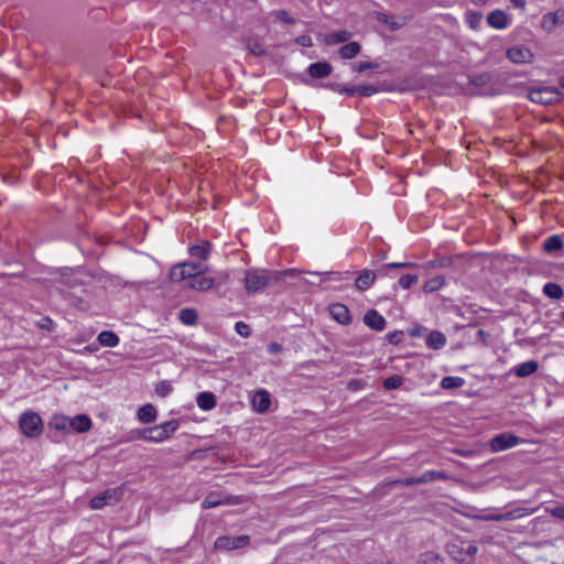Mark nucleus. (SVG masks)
<instances>
[{"mask_svg":"<svg viewBox=\"0 0 564 564\" xmlns=\"http://www.w3.org/2000/svg\"><path fill=\"white\" fill-rule=\"evenodd\" d=\"M210 251V245L207 240L189 248L192 260L177 263L170 271L172 282H186V286L196 290H209L212 288V278L204 274L208 271L206 263Z\"/></svg>","mask_w":564,"mask_h":564,"instance_id":"obj_1","label":"nucleus"},{"mask_svg":"<svg viewBox=\"0 0 564 564\" xmlns=\"http://www.w3.org/2000/svg\"><path fill=\"white\" fill-rule=\"evenodd\" d=\"M22 434L29 438L39 437L44 429L42 417L34 411L23 412L19 417Z\"/></svg>","mask_w":564,"mask_h":564,"instance_id":"obj_2","label":"nucleus"},{"mask_svg":"<svg viewBox=\"0 0 564 564\" xmlns=\"http://www.w3.org/2000/svg\"><path fill=\"white\" fill-rule=\"evenodd\" d=\"M273 271L267 270H251L248 271L245 278V285L248 293H256L263 290L270 281H273Z\"/></svg>","mask_w":564,"mask_h":564,"instance_id":"obj_3","label":"nucleus"},{"mask_svg":"<svg viewBox=\"0 0 564 564\" xmlns=\"http://www.w3.org/2000/svg\"><path fill=\"white\" fill-rule=\"evenodd\" d=\"M478 547L473 543H452L448 546L449 555L462 564H473L475 554Z\"/></svg>","mask_w":564,"mask_h":564,"instance_id":"obj_4","label":"nucleus"},{"mask_svg":"<svg viewBox=\"0 0 564 564\" xmlns=\"http://www.w3.org/2000/svg\"><path fill=\"white\" fill-rule=\"evenodd\" d=\"M124 489L122 487L109 488L104 492L95 496L89 506L91 509H101L105 506H112L120 501L123 497Z\"/></svg>","mask_w":564,"mask_h":564,"instance_id":"obj_5","label":"nucleus"},{"mask_svg":"<svg viewBox=\"0 0 564 564\" xmlns=\"http://www.w3.org/2000/svg\"><path fill=\"white\" fill-rule=\"evenodd\" d=\"M531 101L541 105H551L561 100V93L556 88L540 87L529 93Z\"/></svg>","mask_w":564,"mask_h":564,"instance_id":"obj_6","label":"nucleus"},{"mask_svg":"<svg viewBox=\"0 0 564 564\" xmlns=\"http://www.w3.org/2000/svg\"><path fill=\"white\" fill-rule=\"evenodd\" d=\"M250 543V536L247 534L238 535V536H219L214 542L215 549H221V550H237L246 547Z\"/></svg>","mask_w":564,"mask_h":564,"instance_id":"obj_7","label":"nucleus"},{"mask_svg":"<svg viewBox=\"0 0 564 564\" xmlns=\"http://www.w3.org/2000/svg\"><path fill=\"white\" fill-rule=\"evenodd\" d=\"M534 509H522L517 508L511 511L505 512V513H484L478 514L475 518L482 521H508V520H516L519 518H522L525 514L533 513Z\"/></svg>","mask_w":564,"mask_h":564,"instance_id":"obj_8","label":"nucleus"},{"mask_svg":"<svg viewBox=\"0 0 564 564\" xmlns=\"http://www.w3.org/2000/svg\"><path fill=\"white\" fill-rule=\"evenodd\" d=\"M373 18L378 22L387 25L390 31H398L409 22V18L405 15H391L383 12H375Z\"/></svg>","mask_w":564,"mask_h":564,"instance_id":"obj_9","label":"nucleus"},{"mask_svg":"<svg viewBox=\"0 0 564 564\" xmlns=\"http://www.w3.org/2000/svg\"><path fill=\"white\" fill-rule=\"evenodd\" d=\"M333 89L337 90L340 94H345L348 96H371L376 93H378V88L372 85H359V86H352V87H340L338 84H332L329 85Z\"/></svg>","mask_w":564,"mask_h":564,"instance_id":"obj_10","label":"nucleus"},{"mask_svg":"<svg viewBox=\"0 0 564 564\" xmlns=\"http://www.w3.org/2000/svg\"><path fill=\"white\" fill-rule=\"evenodd\" d=\"M251 405L257 413H265L271 405L270 393L263 389L258 390L251 399Z\"/></svg>","mask_w":564,"mask_h":564,"instance_id":"obj_11","label":"nucleus"},{"mask_svg":"<svg viewBox=\"0 0 564 564\" xmlns=\"http://www.w3.org/2000/svg\"><path fill=\"white\" fill-rule=\"evenodd\" d=\"M519 438L512 434H499L491 440L492 452H501L518 444Z\"/></svg>","mask_w":564,"mask_h":564,"instance_id":"obj_12","label":"nucleus"},{"mask_svg":"<svg viewBox=\"0 0 564 564\" xmlns=\"http://www.w3.org/2000/svg\"><path fill=\"white\" fill-rule=\"evenodd\" d=\"M246 48L254 56H263L267 51L263 39L258 35H246L242 40Z\"/></svg>","mask_w":564,"mask_h":564,"instance_id":"obj_13","label":"nucleus"},{"mask_svg":"<svg viewBox=\"0 0 564 564\" xmlns=\"http://www.w3.org/2000/svg\"><path fill=\"white\" fill-rule=\"evenodd\" d=\"M364 323L371 329L376 332H381L384 329L387 322L382 315H380L376 310H369L364 315Z\"/></svg>","mask_w":564,"mask_h":564,"instance_id":"obj_14","label":"nucleus"},{"mask_svg":"<svg viewBox=\"0 0 564 564\" xmlns=\"http://www.w3.org/2000/svg\"><path fill=\"white\" fill-rule=\"evenodd\" d=\"M330 315L335 321L341 325H348L351 323V315L348 307L344 304L336 303L329 306Z\"/></svg>","mask_w":564,"mask_h":564,"instance_id":"obj_15","label":"nucleus"},{"mask_svg":"<svg viewBox=\"0 0 564 564\" xmlns=\"http://www.w3.org/2000/svg\"><path fill=\"white\" fill-rule=\"evenodd\" d=\"M93 426L91 420L86 414H78L74 417H69V432L75 431L77 433L88 432Z\"/></svg>","mask_w":564,"mask_h":564,"instance_id":"obj_16","label":"nucleus"},{"mask_svg":"<svg viewBox=\"0 0 564 564\" xmlns=\"http://www.w3.org/2000/svg\"><path fill=\"white\" fill-rule=\"evenodd\" d=\"M377 275L376 272L372 270H364L359 273L355 281V286L359 291H366L368 290L376 281Z\"/></svg>","mask_w":564,"mask_h":564,"instance_id":"obj_17","label":"nucleus"},{"mask_svg":"<svg viewBox=\"0 0 564 564\" xmlns=\"http://www.w3.org/2000/svg\"><path fill=\"white\" fill-rule=\"evenodd\" d=\"M507 56L513 63H527L533 57L531 51L527 47H511L508 50Z\"/></svg>","mask_w":564,"mask_h":564,"instance_id":"obj_18","label":"nucleus"},{"mask_svg":"<svg viewBox=\"0 0 564 564\" xmlns=\"http://www.w3.org/2000/svg\"><path fill=\"white\" fill-rule=\"evenodd\" d=\"M158 411L151 403H147L139 408L137 412L138 420L143 424L153 423L156 420Z\"/></svg>","mask_w":564,"mask_h":564,"instance_id":"obj_19","label":"nucleus"},{"mask_svg":"<svg viewBox=\"0 0 564 564\" xmlns=\"http://www.w3.org/2000/svg\"><path fill=\"white\" fill-rule=\"evenodd\" d=\"M333 67L327 62H317L308 66V74L312 78H324L330 75Z\"/></svg>","mask_w":564,"mask_h":564,"instance_id":"obj_20","label":"nucleus"},{"mask_svg":"<svg viewBox=\"0 0 564 564\" xmlns=\"http://www.w3.org/2000/svg\"><path fill=\"white\" fill-rule=\"evenodd\" d=\"M302 274H308L310 276H319L322 275L321 272L316 271H302L299 269H288L283 271H273L272 276L274 282L282 281L285 276H300Z\"/></svg>","mask_w":564,"mask_h":564,"instance_id":"obj_21","label":"nucleus"},{"mask_svg":"<svg viewBox=\"0 0 564 564\" xmlns=\"http://www.w3.org/2000/svg\"><path fill=\"white\" fill-rule=\"evenodd\" d=\"M487 22L495 29H505L508 25V18L503 11L496 10L488 14Z\"/></svg>","mask_w":564,"mask_h":564,"instance_id":"obj_22","label":"nucleus"},{"mask_svg":"<svg viewBox=\"0 0 564 564\" xmlns=\"http://www.w3.org/2000/svg\"><path fill=\"white\" fill-rule=\"evenodd\" d=\"M48 427L64 433H69V417L63 414H55L51 417Z\"/></svg>","mask_w":564,"mask_h":564,"instance_id":"obj_23","label":"nucleus"},{"mask_svg":"<svg viewBox=\"0 0 564 564\" xmlns=\"http://www.w3.org/2000/svg\"><path fill=\"white\" fill-rule=\"evenodd\" d=\"M241 502H242V499L239 496L214 494V502H213L214 508H217L220 506H237Z\"/></svg>","mask_w":564,"mask_h":564,"instance_id":"obj_24","label":"nucleus"},{"mask_svg":"<svg viewBox=\"0 0 564 564\" xmlns=\"http://www.w3.org/2000/svg\"><path fill=\"white\" fill-rule=\"evenodd\" d=\"M361 46L358 42H349L348 44L343 45L338 53L339 56L344 59H350L356 57L360 53Z\"/></svg>","mask_w":564,"mask_h":564,"instance_id":"obj_25","label":"nucleus"},{"mask_svg":"<svg viewBox=\"0 0 564 564\" xmlns=\"http://www.w3.org/2000/svg\"><path fill=\"white\" fill-rule=\"evenodd\" d=\"M538 368H539L538 362L534 360H530V361H525V362L518 365L514 368V373L519 378H524V377H528V376L534 373L538 370Z\"/></svg>","mask_w":564,"mask_h":564,"instance_id":"obj_26","label":"nucleus"},{"mask_svg":"<svg viewBox=\"0 0 564 564\" xmlns=\"http://www.w3.org/2000/svg\"><path fill=\"white\" fill-rule=\"evenodd\" d=\"M445 344V335L437 330L431 332L426 338V345L432 349H441Z\"/></svg>","mask_w":564,"mask_h":564,"instance_id":"obj_27","label":"nucleus"},{"mask_svg":"<svg viewBox=\"0 0 564 564\" xmlns=\"http://www.w3.org/2000/svg\"><path fill=\"white\" fill-rule=\"evenodd\" d=\"M564 13L560 12H550L546 13L542 19V28L546 31H552L556 24L561 23V19L563 18Z\"/></svg>","mask_w":564,"mask_h":564,"instance_id":"obj_28","label":"nucleus"},{"mask_svg":"<svg viewBox=\"0 0 564 564\" xmlns=\"http://www.w3.org/2000/svg\"><path fill=\"white\" fill-rule=\"evenodd\" d=\"M350 37H351L350 32H348L346 30H341V31H337V32L327 34L325 36V42L327 44H339V43L347 42Z\"/></svg>","mask_w":564,"mask_h":564,"instance_id":"obj_29","label":"nucleus"},{"mask_svg":"<svg viewBox=\"0 0 564 564\" xmlns=\"http://www.w3.org/2000/svg\"><path fill=\"white\" fill-rule=\"evenodd\" d=\"M98 341L105 347H116L119 343V337L111 330H104L98 335Z\"/></svg>","mask_w":564,"mask_h":564,"instance_id":"obj_30","label":"nucleus"},{"mask_svg":"<svg viewBox=\"0 0 564 564\" xmlns=\"http://www.w3.org/2000/svg\"><path fill=\"white\" fill-rule=\"evenodd\" d=\"M563 248V241L560 236L554 235L549 237L543 245V249L547 253L558 251Z\"/></svg>","mask_w":564,"mask_h":564,"instance_id":"obj_31","label":"nucleus"},{"mask_svg":"<svg viewBox=\"0 0 564 564\" xmlns=\"http://www.w3.org/2000/svg\"><path fill=\"white\" fill-rule=\"evenodd\" d=\"M543 293L553 300H558L564 294L563 289L558 284L553 282H549L544 285Z\"/></svg>","mask_w":564,"mask_h":564,"instance_id":"obj_32","label":"nucleus"},{"mask_svg":"<svg viewBox=\"0 0 564 564\" xmlns=\"http://www.w3.org/2000/svg\"><path fill=\"white\" fill-rule=\"evenodd\" d=\"M445 283V279L442 275L434 276L426 281L423 285V291L425 293H432L440 290Z\"/></svg>","mask_w":564,"mask_h":564,"instance_id":"obj_33","label":"nucleus"},{"mask_svg":"<svg viewBox=\"0 0 564 564\" xmlns=\"http://www.w3.org/2000/svg\"><path fill=\"white\" fill-rule=\"evenodd\" d=\"M167 440L166 434L162 431L160 425L148 427V441L149 442H163Z\"/></svg>","mask_w":564,"mask_h":564,"instance_id":"obj_34","label":"nucleus"},{"mask_svg":"<svg viewBox=\"0 0 564 564\" xmlns=\"http://www.w3.org/2000/svg\"><path fill=\"white\" fill-rule=\"evenodd\" d=\"M180 319L185 325H193L197 321V312L193 308H183L180 312Z\"/></svg>","mask_w":564,"mask_h":564,"instance_id":"obj_35","label":"nucleus"},{"mask_svg":"<svg viewBox=\"0 0 564 564\" xmlns=\"http://www.w3.org/2000/svg\"><path fill=\"white\" fill-rule=\"evenodd\" d=\"M453 264V259L448 257H443L440 259L431 260L424 264L426 269H435V268H448Z\"/></svg>","mask_w":564,"mask_h":564,"instance_id":"obj_36","label":"nucleus"},{"mask_svg":"<svg viewBox=\"0 0 564 564\" xmlns=\"http://www.w3.org/2000/svg\"><path fill=\"white\" fill-rule=\"evenodd\" d=\"M464 382V379L459 377H444L441 381V387L443 389L459 388Z\"/></svg>","mask_w":564,"mask_h":564,"instance_id":"obj_37","label":"nucleus"},{"mask_svg":"<svg viewBox=\"0 0 564 564\" xmlns=\"http://www.w3.org/2000/svg\"><path fill=\"white\" fill-rule=\"evenodd\" d=\"M197 404L203 410L212 409V392L206 391L197 395Z\"/></svg>","mask_w":564,"mask_h":564,"instance_id":"obj_38","label":"nucleus"},{"mask_svg":"<svg viewBox=\"0 0 564 564\" xmlns=\"http://www.w3.org/2000/svg\"><path fill=\"white\" fill-rule=\"evenodd\" d=\"M442 560L434 552H425L421 554L417 564H441Z\"/></svg>","mask_w":564,"mask_h":564,"instance_id":"obj_39","label":"nucleus"},{"mask_svg":"<svg viewBox=\"0 0 564 564\" xmlns=\"http://www.w3.org/2000/svg\"><path fill=\"white\" fill-rule=\"evenodd\" d=\"M491 78L492 77L490 74L484 73V74H479V75H475V76L470 77L469 83L473 84L474 86L481 87V86H485L488 83H490Z\"/></svg>","mask_w":564,"mask_h":564,"instance_id":"obj_40","label":"nucleus"},{"mask_svg":"<svg viewBox=\"0 0 564 564\" xmlns=\"http://www.w3.org/2000/svg\"><path fill=\"white\" fill-rule=\"evenodd\" d=\"M402 384V378L398 375L390 376L384 379L383 387L387 390L397 389Z\"/></svg>","mask_w":564,"mask_h":564,"instance_id":"obj_41","label":"nucleus"},{"mask_svg":"<svg viewBox=\"0 0 564 564\" xmlns=\"http://www.w3.org/2000/svg\"><path fill=\"white\" fill-rule=\"evenodd\" d=\"M162 431L166 434V438H170L174 432L178 429L180 424L176 420H170L163 424H160Z\"/></svg>","mask_w":564,"mask_h":564,"instance_id":"obj_42","label":"nucleus"},{"mask_svg":"<svg viewBox=\"0 0 564 564\" xmlns=\"http://www.w3.org/2000/svg\"><path fill=\"white\" fill-rule=\"evenodd\" d=\"M171 391H172V386L166 380L160 381L155 387V393L162 398L166 397Z\"/></svg>","mask_w":564,"mask_h":564,"instance_id":"obj_43","label":"nucleus"},{"mask_svg":"<svg viewBox=\"0 0 564 564\" xmlns=\"http://www.w3.org/2000/svg\"><path fill=\"white\" fill-rule=\"evenodd\" d=\"M419 281V276L415 274H405L402 275L399 280V284L402 289H410L413 283Z\"/></svg>","mask_w":564,"mask_h":564,"instance_id":"obj_44","label":"nucleus"},{"mask_svg":"<svg viewBox=\"0 0 564 564\" xmlns=\"http://www.w3.org/2000/svg\"><path fill=\"white\" fill-rule=\"evenodd\" d=\"M397 485L405 486V487L417 485L416 484V477H409V478H404V479H395V480H392V481H389V482L384 484V486H397Z\"/></svg>","mask_w":564,"mask_h":564,"instance_id":"obj_45","label":"nucleus"},{"mask_svg":"<svg viewBox=\"0 0 564 564\" xmlns=\"http://www.w3.org/2000/svg\"><path fill=\"white\" fill-rule=\"evenodd\" d=\"M378 67H379V64L373 63V62H360L352 66L354 70H356L358 73H362L367 69H377Z\"/></svg>","mask_w":564,"mask_h":564,"instance_id":"obj_46","label":"nucleus"},{"mask_svg":"<svg viewBox=\"0 0 564 564\" xmlns=\"http://www.w3.org/2000/svg\"><path fill=\"white\" fill-rule=\"evenodd\" d=\"M235 329L242 337H249L251 333L249 325L243 322H237Z\"/></svg>","mask_w":564,"mask_h":564,"instance_id":"obj_47","label":"nucleus"},{"mask_svg":"<svg viewBox=\"0 0 564 564\" xmlns=\"http://www.w3.org/2000/svg\"><path fill=\"white\" fill-rule=\"evenodd\" d=\"M274 17L280 20V21H283L288 24H294L295 23V20L293 18H291L288 13V11L285 10H278L274 12Z\"/></svg>","mask_w":564,"mask_h":564,"instance_id":"obj_48","label":"nucleus"},{"mask_svg":"<svg viewBox=\"0 0 564 564\" xmlns=\"http://www.w3.org/2000/svg\"><path fill=\"white\" fill-rule=\"evenodd\" d=\"M37 326L42 329L53 332L55 329V323L50 317H43Z\"/></svg>","mask_w":564,"mask_h":564,"instance_id":"obj_49","label":"nucleus"},{"mask_svg":"<svg viewBox=\"0 0 564 564\" xmlns=\"http://www.w3.org/2000/svg\"><path fill=\"white\" fill-rule=\"evenodd\" d=\"M131 438L148 441V427L131 431Z\"/></svg>","mask_w":564,"mask_h":564,"instance_id":"obj_50","label":"nucleus"},{"mask_svg":"<svg viewBox=\"0 0 564 564\" xmlns=\"http://www.w3.org/2000/svg\"><path fill=\"white\" fill-rule=\"evenodd\" d=\"M426 474L429 476L430 482L434 481V480H438V479H441V480L448 479V476L443 471L429 470V471H426Z\"/></svg>","mask_w":564,"mask_h":564,"instance_id":"obj_51","label":"nucleus"},{"mask_svg":"<svg viewBox=\"0 0 564 564\" xmlns=\"http://www.w3.org/2000/svg\"><path fill=\"white\" fill-rule=\"evenodd\" d=\"M547 511L555 518L564 520V506L560 505L554 508L547 509Z\"/></svg>","mask_w":564,"mask_h":564,"instance_id":"obj_52","label":"nucleus"},{"mask_svg":"<svg viewBox=\"0 0 564 564\" xmlns=\"http://www.w3.org/2000/svg\"><path fill=\"white\" fill-rule=\"evenodd\" d=\"M402 336H403L402 330H394V332L388 334V340H389V343L397 345L401 341Z\"/></svg>","mask_w":564,"mask_h":564,"instance_id":"obj_53","label":"nucleus"},{"mask_svg":"<svg viewBox=\"0 0 564 564\" xmlns=\"http://www.w3.org/2000/svg\"><path fill=\"white\" fill-rule=\"evenodd\" d=\"M417 267V264L412 262H390L386 264V268L388 269H399V268H413Z\"/></svg>","mask_w":564,"mask_h":564,"instance_id":"obj_54","label":"nucleus"},{"mask_svg":"<svg viewBox=\"0 0 564 564\" xmlns=\"http://www.w3.org/2000/svg\"><path fill=\"white\" fill-rule=\"evenodd\" d=\"M295 42L304 47H311L313 45V41L308 35H301L295 39Z\"/></svg>","mask_w":564,"mask_h":564,"instance_id":"obj_55","label":"nucleus"},{"mask_svg":"<svg viewBox=\"0 0 564 564\" xmlns=\"http://www.w3.org/2000/svg\"><path fill=\"white\" fill-rule=\"evenodd\" d=\"M281 349H282V346L278 343H271L269 345V351L272 354L279 352V351H281Z\"/></svg>","mask_w":564,"mask_h":564,"instance_id":"obj_56","label":"nucleus"},{"mask_svg":"<svg viewBox=\"0 0 564 564\" xmlns=\"http://www.w3.org/2000/svg\"><path fill=\"white\" fill-rule=\"evenodd\" d=\"M430 482V479H429V476L426 473H424L422 476L420 477H416V484L417 485H422V484H427Z\"/></svg>","mask_w":564,"mask_h":564,"instance_id":"obj_57","label":"nucleus"},{"mask_svg":"<svg viewBox=\"0 0 564 564\" xmlns=\"http://www.w3.org/2000/svg\"><path fill=\"white\" fill-rule=\"evenodd\" d=\"M203 508L210 509L212 508V499L210 496H207L203 501Z\"/></svg>","mask_w":564,"mask_h":564,"instance_id":"obj_58","label":"nucleus"},{"mask_svg":"<svg viewBox=\"0 0 564 564\" xmlns=\"http://www.w3.org/2000/svg\"><path fill=\"white\" fill-rule=\"evenodd\" d=\"M512 2L519 8H524L525 6V0H512Z\"/></svg>","mask_w":564,"mask_h":564,"instance_id":"obj_59","label":"nucleus"},{"mask_svg":"<svg viewBox=\"0 0 564 564\" xmlns=\"http://www.w3.org/2000/svg\"><path fill=\"white\" fill-rule=\"evenodd\" d=\"M349 387H350L351 389H357V388L359 387V383H358V381H357V380H352V381L349 383Z\"/></svg>","mask_w":564,"mask_h":564,"instance_id":"obj_60","label":"nucleus"},{"mask_svg":"<svg viewBox=\"0 0 564 564\" xmlns=\"http://www.w3.org/2000/svg\"><path fill=\"white\" fill-rule=\"evenodd\" d=\"M317 278H318V276H312V279H311V280H306V282H307V283H310V284H313V285H314V284H317V282H316V279H317Z\"/></svg>","mask_w":564,"mask_h":564,"instance_id":"obj_61","label":"nucleus"},{"mask_svg":"<svg viewBox=\"0 0 564 564\" xmlns=\"http://www.w3.org/2000/svg\"><path fill=\"white\" fill-rule=\"evenodd\" d=\"M474 4H485L488 0H471Z\"/></svg>","mask_w":564,"mask_h":564,"instance_id":"obj_62","label":"nucleus"},{"mask_svg":"<svg viewBox=\"0 0 564 564\" xmlns=\"http://www.w3.org/2000/svg\"><path fill=\"white\" fill-rule=\"evenodd\" d=\"M420 334H421L420 329H413V330L411 332V335H412V336H419Z\"/></svg>","mask_w":564,"mask_h":564,"instance_id":"obj_63","label":"nucleus"},{"mask_svg":"<svg viewBox=\"0 0 564 564\" xmlns=\"http://www.w3.org/2000/svg\"><path fill=\"white\" fill-rule=\"evenodd\" d=\"M561 84H562V86L564 87V76H563V77H562V79H561Z\"/></svg>","mask_w":564,"mask_h":564,"instance_id":"obj_64","label":"nucleus"}]
</instances>
